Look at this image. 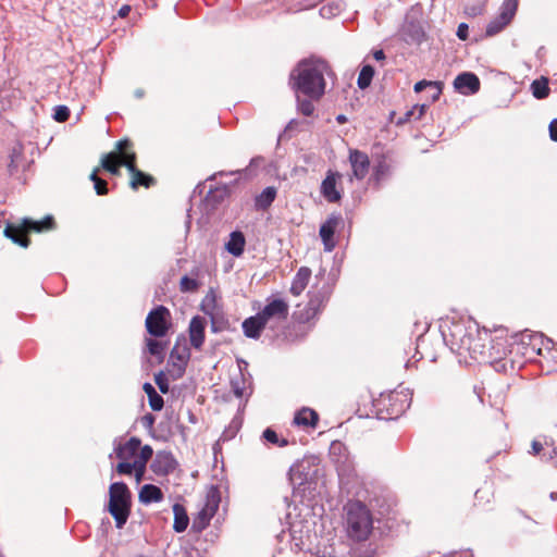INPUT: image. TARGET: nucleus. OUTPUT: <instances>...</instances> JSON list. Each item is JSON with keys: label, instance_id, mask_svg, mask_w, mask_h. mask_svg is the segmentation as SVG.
Returning <instances> with one entry per match:
<instances>
[{"label": "nucleus", "instance_id": "a18cd8bd", "mask_svg": "<svg viewBox=\"0 0 557 557\" xmlns=\"http://www.w3.org/2000/svg\"><path fill=\"white\" fill-rule=\"evenodd\" d=\"M457 36L461 40H466L468 38V25L465 23L459 24L457 28Z\"/></svg>", "mask_w": 557, "mask_h": 557}, {"label": "nucleus", "instance_id": "c756f323", "mask_svg": "<svg viewBox=\"0 0 557 557\" xmlns=\"http://www.w3.org/2000/svg\"><path fill=\"white\" fill-rule=\"evenodd\" d=\"M373 75H374V69L371 65L367 64V65L362 66L361 71L359 73V76H358V81H357L358 87L360 89L368 88L371 84Z\"/></svg>", "mask_w": 557, "mask_h": 557}, {"label": "nucleus", "instance_id": "5fc2aeb1", "mask_svg": "<svg viewBox=\"0 0 557 557\" xmlns=\"http://www.w3.org/2000/svg\"><path fill=\"white\" fill-rule=\"evenodd\" d=\"M145 471H146V469H145V468H143L141 470H139V468H135V469H134V471H133V472L135 473L136 482H138V483H139V482L143 480V476H144V474H145Z\"/></svg>", "mask_w": 557, "mask_h": 557}, {"label": "nucleus", "instance_id": "f03ea898", "mask_svg": "<svg viewBox=\"0 0 557 557\" xmlns=\"http://www.w3.org/2000/svg\"><path fill=\"white\" fill-rule=\"evenodd\" d=\"M325 74H329L325 61L313 58L302 60L290 74L293 88L310 99L319 100L325 92Z\"/></svg>", "mask_w": 557, "mask_h": 557}, {"label": "nucleus", "instance_id": "c9c22d12", "mask_svg": "<svg viewBox=\"0 0 557 557\" xmlns=\"http://www.w3.org/2000/svg\"><path fill=\"white\" fill-rule=\"evenodd\" d=\"M314 99H300L297 97L298 110L306 116H310L314 112V106L312 103Z\"/></svg>", "mask_w": 557, "mask_h": 557}, {"label": "nucleus", "instance_id": "13d9d810", "mask_svg": "<svg viewBox=\"0 0 557 557\" xmlns=\"http://www.w3.org/2000/svg\"><path fill=\"white\" fill-rule=\"evenodd\" d=\"M129 11H131L129 5H123V7L120 9V11H119V15H120L121 17H125V16L128 14V12H129Z\"/></svg>", "mask_w": 557, "mask_h": 557}, {"label": "nucleus", "instance_id": "cd10ccee", "mask_svg": "<svg viewBox=\"0 0 557 557\" xmlns=\"http://www.w3.org/2000/svg\"><path fill=\"white\" fill-rule=\"evenodd\" d=\"M531 91L534 98L545 99L549 95L548 79L541 77L531 84Z\"/></svg>", "mask_w": 557, "mask_h": 557}, {"label": "nucleus", "instance_id": "4468645a", "mask_svg": "<svg viewBox=\"0 0 557 557\" xmlns=\"http://www.w3.org/2000/svg\"><path fill=\"white\" fill-rule=\"evenodd\" d=\"M189 357L190 354L188 348L183 347L181 349L177 346L173 348L170 355V363L172 367L171 372L174 379H178L184 374Z\"/></svg>", "mask_w": 557, "mask_h": 557}, {"label": "nucleus", "instance_id": "c85d7f7f", "mask_svg": "<svg viewBox=\"0 0 557 557\" xmlns=\"http://www.w3.org/2000/svg\"><path fill=\"white\" fill-rule=\"evenodd\" d=\"M389 174V166L385 161H380L374 168L371 175V181L374 182L375 185H380L382 181H384Z\"/></svg>", "mask_w": 557, "mask_h": 557}, {"label": "nucleus", "instance_id": "72a5a7b5", "mask_svg": "<svg viewBox=\"0 0 557 557\" xmlns=\"http://www.w3.org/2000/svg\"><path fill=\"white\" fill-rule=\"evenodd\" d=\"M426 109H428L426 104L414 106L411 110L406 112L405 116L399 121V123L410 121L411 117H413L416 120H420L422 117V115L425 113Z\"/></svg>", "mask_w": 557, "mask_h": 557}, {"label": "nucleus", "instance_id": "4d7b16f0", "mask_svg": "<svg viewBox=\"0 0 557 557\" xmlns=\"http://www.w3.org/2000/svg\"><path fill=\"white\" fill-rule=\"evenodd\" d=\"M373 58L376 60V61H382L385 59V54H384V51L383 50H376L373 52Z\"/></svg>", "mask_w": 557, "mask_h": 557}, {"label": "nucleus", "instance_id": "603ef678", "mask_svg": "<svg viewBox=\"0 0 557 557\" xmlns=\"http://www.w3.org/2000/svg\"><path fill=\"white\" fill-rule=\"evenodd\" d=\"M322 16H330L333 14V7L331 3L323 5L320 10Z\"/></svg>", "mask_w": 557, "mask_h": 557}, {"label": "nucleus", "instance_id": "79ce46f5", "mask_svg": "<svg viewBox=\"0 0 557 557\" xmlns=\"http://www.w3.org/2000/svg\"><path fill=\"white\" fill-rule=\"evenodd\" d=\"M135 469L133 462H128V460H121V462L116 466V472L119 474L131 475Z\"/></svg>", "mask_w": 557, "mask_h": 557}, {"label": "nucleus", "instance_id": "f704fd0d", "mask_svg": "<svg viewBox=\"0 0 557 557\" xmlns=\"http://www.w3.org/2000/svg\"><path fill=\"white\" fill-rule=\"evenodd\" d=\"M199 283L197 280L191 278L187 275L183 276L180 282V289L183 293H193L196 292L199 287Z\"/></svg>", "mask_w": 557, "mask_h": 557}, {"label": "nucleus", "instance_id": "1a4fd4ad", "mask_svg": "<svg viewBox=\"0 0 557 557\" xmlns=\"http://www.w3.org/2000/svg\"><path fill=\"white\" fill-rule=\"evenodd\" d=\"M265 324L273 322L280 323L285 321L288 315V305L283 299H273L269 301L265 307L257 313Z\"/></svg>", "mask_w": 557, "mask_h": 557}, {"label": "nucleus", "instance_id": "0eeeda50", "mask_svg": "<svg viewBox=\"0 0 557 557\" xmlns=\"http://www.w3.org/2000/svg\"><path fill=\"white\" fill-rule=\"evenodd\" d=\"M170 311L164 306H158L151 310L146 318V327L149 334L162 337L168 332V318Z\"/></svg>", "mask_w": 557, "mask_h": 557}, {"label": "nucleus", "instance_id": "20e7f679", "mask_svg": "<svg viewBox=\"0 0 557 557\" xmlns=\"http://www.w3.org/2000/svg\"><path fill=\"white\" fill-rule=\"evenodd\" d=\"M108 510L115 520L117 529H122L131 513V492L123 482L112 483L109 487Z\"/></svg>", "mask_w": 557, "mask_h": 557}, {"label": "nucleus", "instance_id": "dca6fc26", "mask_svg": "<svg viewBox=\"0 0 557 557\" xmlns=\"http://www.w3.org/2000/svg\"><path fill=\"white\" fill-rule=\"evenodd\" d=\"M205 329H206V320L202 317L196 315L189 322V339L190 345L200 349L205 342Z\"/></svg>", "mask_w": 557, "mask_h": 557}, {"label": "nucleus", "instance_id": "3c124183", "mask_svg": "<svg viewBox=\"0 0 557 557\" xmlns=\"http://www.w3.org/2000/svg\"><path fill=\"white\" fill-rule=\"evenodd\" d=\"M20 156H21V153L16 149H13L12 154H11V163L9 164L10 171H13L14 169L17 168L16 159Z\"/></svg>", "mask_w": 557, "mask_h": 557}, {"label": "nucleus", "instance_id": "5701e85b", "mask_svg": "<svg viewBox=\"0 0 557 557\" xmlns=\"http://www.w3.org/2000/svg\"><path fill=\"white\" fill-rule=\"evenodd\" d=\"M318 419L319 416L313 409L302 408L295 414L294 423L297 425L314 428Z\"/></svg>", "mask_w": 557, "mask_h": 557}, {"label": "nucleus", "instance_id": "6ab92c4d", "mask_svg": "<svg viewBox=\"0 0 557 557\" xmlns=\"http://www.w3.org/2000/svg\"><path fill=\"white\" fill-rule=\"evenodd\" d=\"M265 325L267 324L263 322L261 317L256 314L253 317L247 318L243 322L242 326H243L244 334L247 337L258 339L261 335L262 330L265 327Z\"/></svg>", "mask_w": 557, "mask_h": 557}, {"label": "nucleus", "instance_id": "09e8293b", "mask_svg": "<svg viewBox=\"0 0 557 557\" xmlns=\"http://www.w3.org/2000/svg\"><path fill=\"white\" fill-rule=\"evenodd\" d=\"M138 454L140 456H143L144 458H146V460L149 461L153 455V450H152L151 446L145 445L140 448V451Z\"/></svg>", "mask_w": 557, "mask_h": 557}, {"label": "nucleus", "instance_id": "49530a36", "mask_svg": "<svg viewBox=\"0 0 557 557\" xmlns=\"http://www.w3.org/2000/svg\"><path fill=\"white\" fill-rule=\"evenodd\" d=\"M147 462H148V460H146V458L140 456L138 453L134 457V461H133L135 468H139V470H141L143 468L146 469Z\"/></svg>", "mask_w": 557, "mask_h": 557}, {"label": "nucleus", "instance_id": "2f4dec72", "mask_svg": "<svg viewBox=\"0 0 557 557\" xmlns=\"http://www.w3.org/2000/svg\"><path fill=\"white\" fill-rule=\"evenodd\" d=\"M323 301V297L310 294V299L307 305V319L314 317L319 312Z\"/></svg>", "mask_w": 557, "mask_h": 557}, {"label": "nucleus", "instance_id": "a878e982", "mask_svg": "<svg viewBox=\"0 0 557 557\" xmlns=\"http://www.w3.org/2000/svg\"><path fill=\"white\" fill-rule=\"evenodd\" d=\"M143 389L148 396L149 406L151 409L154 411H160L164 406L163 398L157 393L150 383H145Z\"/></svg>", "mask_w": 557, "mask_h": 557}, {"label": "nucleus", "instance_id": "de8ad7c7", "mask_svg": "<svg viewBox=\"0 0 557 557\" xmlns=\"http://www.w3.org/2000/svg\"><path fill=\"white\" fill-rule=\"evenodd\" d=\"M432 83L433 82H431V81H424V79L420 81V82L414 84L413 89H414L416 92H421L423 89L430 88Z\"/></svg>", "mask_w": 557, "mask_h": 557}, {"label": "nucleus", "instance_id": "9b49d317", "mask_svg": "<svg viewBox=\"0 0 557 557\" xmlns=\"http://www.w3.org/2000/svg\"><path fill=\"white\" fill-rule=\"evenodd\" d=\"M341 222L342 216L339 214H331L320 227L319 234L322 239L324 250L327 252H331L336 246L334 234Z\"/></svg>", "mask_w": 557, "mask_h": 557}, {"label": "nucleus", "instance_id": "a211bd4d", "mask_svg": "<svg viewBox=\"0 0 557 557\" xmlns=\"http://www.w3.org/2000/svg\"><path fill=\"white\" fill-rule=\"evenodd\" d=\"M140 444L141 442L139 438L131 437L124 444L116 445L114 453L120 460H129L137 455Z\"/></svg>", "mask_w": 557, "mask_h": 557}, {"label": "nucleus", "instance_id": "4be33fe9", "mask_svg": "<svg viewBox=\"0 0 557 557\" xmlns=\"http://www.w3.org/2000/svg\"><path fill=\"white\" fill-rule=\"evenodd\" d=\"M245 244L246 240L244 234L239 231H235L231 233L230 239L225 244V249L234 257H239L244 252Z\"/></svg>", "mask_w": 557, "mask_h": 557}, {"label": "nucleus", "instance_id": "a19ab883", "mask_svg": "<svg viewBox=\"0 0 557 557\" xmlns=\"http://www.w3.org/2000/svg\"><path fill=\"white\" fill-rule=\"evenodd\" d=\"M154 382L161 393L166 394L169 392V382L163 372H159L154 375Z\"/></svg>", "mask_w": 557, "mask_h": 557}, {"label": "nucleus", "instance_id": "864d4df0", "mask_svg": "<svg viewBox=\"0 0 557 557\" xmlns=\"http://www.w3.org/2000/svg\"><path fill=\"white\" fill-rule=\"evenodd\" d=\"M531 447H532V454L533 455L540 454V451L543 449L542 444L540 442H537V441H533Z\"/></svg>", "mask_w": 557, "mask_h": 557}, {"label": "nucleus", "instance_id": "423d86ee", "mask_svg": "<svg viewBox=\"0 0 557 557\" xmlns=\"http://www.w3.org/2000/svg\"><path fill=\"white\" fill-rule=\"evenodd\" d=\"M519 0H504L499 13L486 26V35L494 36L500 33L513 20L518 10Z\"/></svg>", "mask_w": 557, "mask_h": 557}, {"label": "nucleus", "instance_id": "052dcab7", "mask_svg": "<svg viewBox=\"0 0 557 557\" xmlns=\"http://www.w3.org/2000/svg\"><path fill=\"white\" fill-rule=\"evenodd\" d=\"M261 161V158H253L251 159L249 166H257Z\"/></svg>", "mask_w": 557, "mask_h": 557}, {"label": "nucleus", "instance_id": "412c9836", "mask_svg": "<svg viewBox=\"0 0 557 557\" xmlns=\"http://www.w3.org/2000/svg\"><path fill=\"white\" fill-rule=\"evenodd\" d=\"M139 502L145 505L159 503L163 499V493L160 487L153 484H145L138 494Z\"/></svg>", "mask_w": 557, "mask_h": 557}, {"label": "nucleus", "instance_id": "0e129e2a", "mask_svg": "<svg viewBox=\"0 0 557 557\" xmlns=\"http://www.w3.org/2000/svg\"><path fill=\"white\" fill-rule=\"evenodd\" d=\"M336 446H341V444H336V443H334V444L332 445V449H335V447H336Z\"/></svg>", "mask_w": 557, "mask_h": 557}, {"label": "nucleus", "instance_id": "58836bf2", "mask_svg": "<svg viewBox=\"0 0 557 557\" xmlns=\"http://www.w3.org/2000/svg\"><path fill=\"white\" fill-rule=\"evenodd\" d=\"M70 116V110L66 106H57L53 117L58 122H65Z\"/></svg>", "mask_w": 557, "mask_h": 557}, {"label": "nucleus", "instance_id": "6e6d98bb", "mask_svg": "<svg viewBox=\"0 0 557 557\" xmlns=\"http://www.w3.org/2000/svg\"><path fill=\"white\" fill-rule=\"evenodd\" d=\"M319 552L323 554V556H327V557H334L335 556V552L333 548H327V547H324L323 549H320L319 548Z\"/></svg>", "mask_w": 557, "mask_h": 557}, {"label": "nucleus", "instance_id": "ddd939ff", "mask_svg": "<svg viewBox=\"0 0 557 557\" xmlns=\"http://www.w3.org/2000/svg\"><path fill=\"white\" fill-rule=\"evenodd\" d=\"M342 175L337 172L329 171L325 178L322 181L321 184V195L329 201V202H337L341 200L342 195L339 190H337V180L341 178Z\"/></svg>", "mask_w": 557, "mask_h": 557}, {"label": "nucleus", "instance_id": "473e14b6", "mask_svg": "<svg viewBox=\"0 0 557 557\" xmlns=\"http://www.w3.org/2000/svg\"><path fill=\"white\" fill-rule=\"evenodd\" d=\"M262 437L265 442L276 445L278 447H284L288 444L286 440H280L278 435L274 430L268 428L263 431Z\"/></svg>", "mask_w": 557, "mask_h": 557}, {"label": "nucleus", "instance_id": "ea45409f", "mask_svg": "<svg viewBox=\"0 0 557 557\" xmlns=\"http://www.w3.org/2000/svg\"><path fill=\"white\" fill-rule=\"evenodd\" d=\"M147 347L152 356H161L163 354V345L156 339H148Z\"/></svg>", "mask_w": 557, "mask_h": 557}, {"label": "nucleus", "instance_id": "f257e3e1", "mask_svg": "<svg viewBox=\"0 0 557 557\" xmlns=\"http://www.w3.org/2000/svg\"><path fill=\"white\" fill-rule=\"evenodd\" d=\"M442 336L450 350L468 362L469 357L474 361H488L495 359L491 335L480 331L475 324L462 321H450L442 325Z\"/></svg>", "mask_w": 557, "mask_h": 557}, {"label": "nucleus", "instance_id": "b1692460", "mask_svg": "<svg viewBox=\"0 0 557 557\" xmlns=\"http://www.w3.org/2000/svg\"><path fill=\"white\" fill-rule=\"evenodd\" d=\"M173 513H174V523L173 529L175 532L181 533L184 532L189 523V518L183 505L174 504L173 505Z\"/></svg>", "mask_w": 557, "mask_h": 557}, {"label": "nucleus", "instance_id": "6e6552de", "mask_svg": "<svg viewBox=\"0 0 557 557\" xmlns=\"http://www.w3.org/2000/svg\"><path fill=\"white\" fill-rule=\"evenodd\" d=\"M115 146L116 152L106 154L101 159L102 168L113 175L119 174L120 166H125V153H131L128 148H131L132 144L129 140L123 139L119 140Z\"/></svg>", "mask_w": 557, "mask_h": 557}, {"label": "nucleus", "instance_id": "69168bd1", "mask_svg": "<svg viewBox=\"0 0 557 557\" xmlns=\"http://www.w3.org/2000/svg\"><path fill=\"white\" fill-rule=\"evenodd\" d=\"M136 95H137V97H141L143 96L141 91H137Z\"/></svg>", "mask_w": 557, "mask_h": 557}, {"label": "nucleus", "instance_id": "680f3d73", "mask_svg": "<svg viewBox=\"0 0 557 557\" xmlns=\"http://www.w3.org/2000/svg\"><path fill=\"white\" fill-rule=\"evenodd\" d=\"M295 524L292 525V533H293V536L295 537V533L297 532L296 529H295Z\"/></svg>", "mask_w": 557, "mask_h": 557}, {"label": "nucleus", "instance_id": "bf43d9fd", "mask_svg": "<svg viewBox=\"0 0 557 557\" xmlns=\"http://www.w3.org/2000/svg\"><path fill=\"white\" fill-rule=\"evenodd\" d=\"M336 121H337V123H339V124H344V123H346L348 120H347V116H346V115H344V114H338V115L336 116Z\"/></svg>", "mask_w": 557, "mask_h": 557}, {"label": "nucleus", "instance_id": "8fccbe9b", "mask_svg": "<svg viewBox=\"0 0 557 557\" xmlns=\"http://www.w3.org/2000/svg\"><path fill=\"white\" fill-rule=\"evenodd\" d=\"M549 136L552 140L557 141V119L553 120L549 124Z\"/></svg>", "mask_w": 557, "mask_h": 557}, {"label": "nucleus", "instance_id": "f8f14e48", "mask_svg": "<svg viewBox=\"0 0 557 557\" xmlns=\"http://www.w3.org/2000/svg\"><path fill=\"white\" fill-rule=\"evenodd\" d=\"M454 87L461 95H474L480 89V79L471 72H463L455 78Z\"/></svg>", "mask_w": 557, "mask_h": 557}, {"label": "nucleus", "instance_id": "37998d69", "mask_svg": "<svg viewBox=\"0 0 557 557\" xmlns=\"http://www.w3.org/2000/svg\"><path fill=\"white\" fill-rule=\"evenodd\" d=\"M430 90H431L430 97H431L432 101H436L442 94V83L433 82L430 87Z\"/></svg>", "mask_w": 557, "mask_h": 557}, {"label": "nucleus", "instance_id": "4c0bfd02", "mask_svg": "<svg viewBox=\"0 0 557 557\" xmlns=\"http://www.w3.org/2000/svg\"><path fill=\"white\" fill-rule=\"evenodd\" d=\"M485 11V2H479L472 5H467L465 12L468 16H478L483 14Z\"/></svg>", "mask_w": 557, "mask_h": 557}, {"label": "nucleus", "instance_id": "39448f33", "mask_svg": "<svg viewBox=\"0 0 557 557\" xmlns=\"http://www.w3.org/2000/svg\"><path fill=\"white\" fill-rule=\"evenodd\" d=\"M53 224L54 221L52 216H46L41 221L25 219L22 226L9 224L4 230V234L7 237L12 239L13 243L20 245L21 247L27 248L29 245V239L25 235L26 232H42L52 230Z\"/></svg>", "mask_w": 557, "mask_h": 557}, {"label": "nucleus", "instance_id": "2eb2a0df", "mask_svg": "<svg viewBox=\"0 0 557 557\" xmlns=\"http://www.w3.org/2000/svg\"><path fill=\"white\" fill-rule=\"evenodd\" d=\"M349 162L352 170V175L357 180H362L369 172L370 161L364 152L359 150H351L349 153Z\"/></svg>", "mask_w": 557, "mask_h": 557}, {"label": "nucleus", "instance_id": "c03bdc74", "mask_svg": "<svg viewBox=\"0 0 557 557\" xmlns=\"http://www.w3.org/2000/svg\"><path fill=\"white\" fill-rule=\"evenodd\" d=\"M231 385H232V391L233 393L237 396V397H243L244 396V382L243 380H233L231 382Z\"/></svg>", "mask_w": 557, "mask_h": 557}, {"label": "nucleus", "instance_id": "f3484780", "mask_svg": "<svg viewBox=\"0 0 557 557\" xmlns=\"http://www.w3.org/2000/svg\"><path fill=\"white\" fill-rule=\"evenodd\" d=\"M176 467L173 455L169 451H158L151 463V469L156 474H168Z\"/></svg>", "mask_w": 557, "mask_h": 557}, {"label": "nucleus", "instance_id": "9d476101", "mask_svg": "<svg viewBox=\"0 0 557 557\" xmlns=\"http://www.w3.org/2000/svg\"><path fill=\"white\" fill-rule=\"evenodd\" d=\"M125 166L131 174V186L133 189H137L139 186L150 187L154 183V178L138 170L135 165L136 154L125 153Z\"/></svg>", "mask_w": 557, "mask_h": 557}, {"label": "nucleus", "instance_id": "aec40b11", "mask_svg": "<svg viewBox=\"0 0 557 557\" xmlns=\"http://www.w3.org/2000/svg\"><path fill=\"white\" fill-rule=\"evenodd\" d=\"M310 277H311V270L307 267H301L297 271V273L292 282L290 293L294 296H299L307 287Z\"/></svg>", "mask_w": 557, "mask_h": 557}, {"label": "nucleus", "instance_id": "7c9ffc66", "mask_svg": "<svg viewBox=\"0 0 557 557\" xmlns=\"http://www.w3.org/2000/svg\"><path fill=\"white\" fill-rule=\"evenodd\" d=\"M219 502H220V498H219L216 491H212L211 493L208 494L205 508L202 509L201 512L205 516H208L209 518H211L215 513V511L219 507Z\"/></svg>", "mask_w": 557, "mask_h": 557}, {"label": "nucleus", "instance_id": "393cba45", "mask_svg": "<svg viewBox=\"0 0 557 557\" xmlns=\"http://www.w3.org/2000/svg\"><path fill=\"white\" fill-rule=\"evenodd\" d=\"M201 310L205 314L211 317V319H214V317L219 314L216 295L212 289L202 299Z\"/></svg>", "mask_w": 557, "mask_h": 557}, {"label": "nucleus", "instance_id": "e2e57ef3", "mask_svg": "<svg viewBox=\"0 0 557 557\" xmlns=\"http://www.w3.org/2000/svg\"><path fill=\"white\" fill-rule=\"evenodd\" d=\"M238 173H240V171L236 170L235 172H230L228 174L233 175V174H238Z\"/></svg>", "mask_w": 557, "mask_h": 557}, {"label": "nucleus", "instance_id": "bb28decb", "mask_svg": "<svg viewBox=\"0 0 557 557\" xmlns=\"http://www.w3.org/2000/svg\"><path fill=\"white\" fill-rule=\"evenodd\" d=\"M275 197L276 189L274 187H267L256 197V207L258 209H267L274 201Z\"/></svg>", "mask_w": 557, "mask_h": 557}, {"label": "nucleus", "instance_id": "e433bc0d", "mask_svg": "<svg viewBox=\"0 0 557 557\" xmlns=\"http://www.w3.org/2000/svg\"><path fill=\"white\" fill-rule=\"evenodd\" d=\"M98 170L90 174V180L94 182L95 190L98 195H106L108 193L107 182L98 177Z\"/></svg>", "mask_w": 557, "mask_h": 557}, {"label": "nucleus", "instance_id": "7ed1b4c3", "mask_svg": "<svg viewBox=\"0 0 557 557\" xmlns=\"http://www.w3.org/2000/svg\"><path fill=\"white\" fill-rule=\"evenodd\" d=\"M344 528L352 542L370 540L374 531V518L369 507L360 500H349L344 506Z\"/></svg>", "mask_w": 557, "mask_h": 557}]
</instances>
